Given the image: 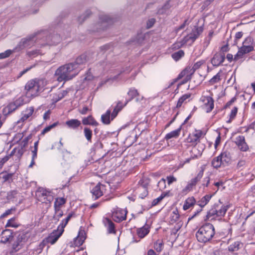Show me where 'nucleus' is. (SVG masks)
Listing matches in <instances>:
<instances>
[{
	"label": "nucleus",
	"instance_id": "603ef678",
	"mask_svg": "<svg viewBox=\"0 0 255 255\" xmlns=\"http://www.w3.org/2000/svg\"><path fill=\"white\" fill-rule=\"evenodd\" d=\"M32 138V134H30L27 136L25 137L21 142L20 146L22 147V148H25L27 144L28 141Z\"/></svg>",
	"mask_w": 255,
	"mask_h": 255
},
{
	"label": "nucleus",
	"instance_id": "a878e982",
	"mask_svg": "<svg viewBox=\"0 0 255 255\" xmlns=\"http://www.w3.org/2000/svg\"><path fill=\"white\" fill-rule=\"evenodd\" d=\"M66 125L68 128L76 129L81 126V123L77 119H71L66 122Z\"/></svg>",
	"mask_w": 255,
	"mask_h": 255
},
{
	"label": "nucleus",
	"instance_id": "473e14b6",
	"mask_svg": "<svg viewBox=\"0 0 255 255\" xmlns=\"http://www.w3.org/2000/svg\"><path fill=\"white\" fill-rule=\"evenodd\" d=\"M181 130V126H180L178 128L175 130H173L169 133H168L165 135L164 138L166 140L172 138H176L179 136L180 131Z\"/></svg>",
	"mask_w": 255,
	"mask_h": 255
},
{
	"label": "nucleus",
	"instance_id": "680f3d73",
	"mask_svg": "<svg viewBox=\"0 0 255 255\" xmlns=\"http://www.w3.org/2000/svg\"><path fill=\"white\" fill-rule=\"evenodd\" d=\"M244 54H245L243 53V52L240 49H239L237 53L234 56V60L237 61L239 59L242 58Z\"/></svg>",
	"mask_w": 255,
	"mask_h": 255
},
{
	"label": "nucleus",
	"instance_id": "412c9836",
	"mask_svg": "<svg viewBox=\"0 0 255 255\" xmlns=\"http://www.w3.org/2000/svg\"><path fill=\"white\" fill-rule=\"evenodd\" d=\"M103 223L107 228L109 234H116L115 224L112 221L108 218H105L103 220Z\"/></svg>",
	"mask_w": 255,
	"mask_h": 255
},
{
	"label": "nucleus",
	"instance_id": "f3484780",
	"mask_svg": "<svg viewBox=\"0 0 255 255\" xmlns=\"http://www.w3.org/2000/svg\"><path fill=\"white\" fill-rule=\"evenodd\" d=\"M34 108L32 107L27 108L22 113V117L17 122V124L22 125L33 114Z\"/></svg>",
	"mask_w": 255,
	"mask_h": 255
},
{
	"label": "nucleus",
	"instance_id": "6ab92c4d",
	"mask_svg": "<svg viewBox=\"0 0 255 255\" xmlns=\"http://www.w3.org/2000/svg\"><path fill=\"white\" fill-rule=\"evenodd\" d=\"M100 22L97 24L99 29L104 30L106 28L108 24L112 21V19L110 16L107 15H102L100 17Z\"/></svg>",
	"mask_w": 255,
	"mask_h": 255
},
{
	"label": "nucleus",
	"instance_id": "0eeeda50",
	"mask_svg": "<svg viewBox=\"0 0 255 255\" xmlns=\"http://www.w3.org/2000/svg\"><path fill=\"white\" fill-rule=\"evenodd\" d=\"M63 233L62 231L58 230V229L56 230H54L40 244V247L41 248H43L46 243H50L51 245L54 244L62 235Z\"/></svg>",
	"mask_w": 255,
	"mask_h": 255
},
{
	"label": "nucleus",
	"instance_id": "4c0bfd02",
	"mask_svg": "<svg viewBox=\"0 0 255 255\" xmlns=\"http://www.w3.org/2000/svg\"><path fill=\"white\" fill-rule=\"evenodd\" d=\"M223 163V161L219 155L213 159L212 161V165L214 168H218L221 166Z\"/></svg>",
	"mask_w": 255,
	"mask_h": 255
},
{
	"label": "nucleus",
	"instance_id": "58836bf2",
	"mask_svg": "<svg viewBox=\"0 0 255 255\" xmlns=\"http://www.w3.org/2000/svg\"><path fill=\"white\" fill-rule=\"evenodd\" d=\"M187 76V80H190L191 79L192 75L195 73L193 71V69L191 66H187L184 70Z\"/></svg>",
	"mask_w": 255,
	"mask_h": 255
},
{
	"label": "nucleus",
	"instance_id": "ddd939ff",
	"mask_svg": "<svg viewBox=\"0 0 255 255\" xmlns=\"http://www.w3.org/2000/svg\"><path fill=\"white\" fill-rule=\"evenodd\" d=\"M235 143L238 148L242 151L246 152L249 149V146L246 142L245 137L243 135H239L235 138Z\"/></svg>",
	"mask_w": 255,
	"mask_h": 255
},
{
	"label": "nucleus",
	"instance_id": "2eb2a0df",
	"mask_svg": "<svg viewBox=\"0 0 255 255\" xmlns=\"http://www.w3.org/2000/svg\"><path fill=\"white\" fill-rule=\"evenodd\" d=\"M105 186L101 183H98L91 190L93 198L97 199L103 195Z\"/></svg>",
	"mask_w": 255,
	"mask_h": 255
},
{
	"label": "nucleus",
	"instance_id": "c03bdc74",
	"mask_svg": "<svg viewBox=\"0 0 255 255\" xmlns=\"http://www.w3.org/2000/svg\"><path fill=\"white\" fill-rule=\"evenodd\" d=\"M239 49L245 54L253 51L254 47V46H245L243 45Z\"/></svg>",
	"mask_w": 255,
	"mask_h": 255
},
{
	"label": "nucleus",
	"instance_id": "5fc2aeb1",
	"mask_svg": "<svg viewBox=\"0 0 255 255\" xmlns=\"http://www.w3.org/2000/svg\"><path fill=\"white\" fill-rule=\"evenodd\" d=\"M204 63L205 61L204 60H200L194 63L192 66H191L193 71L195 72L197 69H199L201 66L204 64Z\"/></svg>",
	"mask_w": 255,
	"mask_h": 255
},
{
	"label": "nucleus",
	"instance_id": "b1692460",
	"mask_svg": "<svg viewBox=\"0 0 255 255\" xmlns=\"http://www.w3.org/2000/svg\"><path fill=\"white\" fill-rule=\"evenodd\" d=\"M18 108L14 103L11 102L7 106L4 107L2 110V115L5 117L7 115L10 114L11 113L16 110Z\"/></svg>",
	"mask_w": 255,
	"mask_h": 255
},
{
	"label": "nucleus",
	"instance_id": "c9c22d12",
	"mask_svg": "<svg viewBox=\"0 0 255 255\" xmlns=\"http://www.w3.org/2000/svg\"><path fill=\"white\" fill-rule=\"evenodd\" d=\"M72 216H73V214L70 213L68 215V216L66 218L63 220L62 221V222L61 223V224L58 227V230L62 231V232H63L64 228L66 227V226L68 224L69 221L70 220V219L71 218Z\"/></svg>",
	"mask_w": 255,
	"mask_h": 255
},
{
	"label": "nucleus",
	"instance_id": "bb28decb",
	"mask_svg": "<svg viewBox=\"0 0 255 255\" xmlns=\"http://www.w3.org/2000/svg\"><path fill=\"white\" fill-rule=\"evenodd\" d=\"M149 232V227L146 225L137 230V235L140 238H143Z\"/></svg>",
	"mask_w": 255,
	"mask_h": 255
},
{
	"label": "nucleus",
	"instance_id": "cd10ccee",
	"mask_svg": "<svg viewBox=\"0 0 255 255\" xmlns=\"http://www.w3.org/2000/svg\"><path fill=\"white\" fill-rule=\"evenodd\" d=\"M29 97L26 95L21 96L18 99L15 100L13 102L16 105L17 108L22 106L23 105L29 102V100L28 99Z\"/></svg>",
	"mask_w": 255,
	"mask_h": 255
},
{
	"label": "nucleus",
	"instance_id": "338daca9",
	"mask_svg": "<svg viewBox=\"0 0 255 255\" xmlns=\"http://www.w3.org/2000/svg\"><path fill=\"white\" fill-rule=\"evenodd\" d=\"M9 158H10L7 155L5 156L3 158H0V168H1Z\"/></svg>",
	"mask_w": 255,
	"mask_h": 255
},
{
	"label": "nucleus",
	"instance_id": "bf43d9fd",
	"mask_svg": "<svg viewBox=\"0 0 255 255\" xmlns=\"http://www.w3.org/2000/svg\"><path fill=\"white\" fill-rule=\"evenodd\" d=\"M24 151V148L20 146V148L17 149L15 155L18 158H20L23 154Z\"/></svg>",
	"mask_w": 255,
	"mask_h": 255
},
{
	"label": "nucleus",
	"instance_id": "423d86ee",
	"mask_svg": "<svg viewBox=\"0 0 255 255\" xmlns=\"http://www.w3.org/2000/svg\"><path fill=\"white\" fill-rule=\"evenodd\" d=\"M35 36L32 35L21 39L14 48V50L19 51L25 48H30L35 43Z\"/></svg>",
	"mask_w": 255,
	"mask_h": 255
},
{
	"label": "nucleus",
	"instance_id": "69168bd1",
	"mask_svg": "<svg viewBox=\"0 0 255 255\" xmlns=\"http://www.w3.org/2000/svg\"><path fill=\"white\" fill-rule=\"evenodd\" d=\"M187 22H188V20L187 19L185 20V21H184L183 23H182L179 26H178V27H176L175 28V31L176 32H178L180 30L183 29V28H184L185 26L187 24Z\"/></svg>",
	"mask_w": 255,
	"mask_h": 255
},
{
	"label": "nucleus",
	"instance_id": "1a4fd4ad",
	"mask_svg": "<svg viewBox=\"0 0 255 255\" xmlns=\"http://www.w3.org/2000/svg\"><path fill=\"white\" fill-rule=\"evenodd\" d=\"M149 181L147 178L142 179L139 181L140 186L138 187V190L140 192L139 194V197L143 199L148 195L147 187L149 184Z\"/></svg>",
	"mask_w": 255,
	"mask_h": 255
},
{
	"label": "nucleus",
	"instance_id": "09e8293b",
	"mask_svg": "<svg viewBox=\"0 0 255 255\" xmlns=\"http://www.w3.org/2000/svg\"><path fill=\"white\" fill-rule=\"evenodd\" d=\"M14 51H16L14 49L13 50L9 49L5 51L4 52L0 53V59H3L8 57Z\"/></svg>",
	"mask_w": 255,
	"mask_h": 255
},
{
	"label": "nucleus",
	"instance_id": "4d7b16f0",
	"mask_svg": "<svg viewBox=\"0 0 255 255\" xmlns=\"http://www.w3.org/2000/svg\"><path fill=\"white\" fill-rule=\"evenodd\" d=\"M243 45L245 46H254L253 38L250 36L247 37L244 41Z\"/></svg>",
	"mask_w": 255,
	"mask_h": 255
},
{
	"label": "nucleus",
	"instance_id": "9d476101",
	"mask_svg": "<svg viewBox=\"0 0 255 255\" xmlns=\"http://www.w3.org/2000/svg\"><path fill=\"white\" fill-rule=\"evenodd\" d=\"M202 131L201 130H196L194 132L189 134L186 138L187 142L190 143L192 145H196L199 142L200 138L202 135Z\"/></svg>",
	"mask_w": 255,
	"mask_h": 255
},
{
	"label": "nucleus",
	"instance_id": "20e7f679",
	"mask_svg": "<svg viewBox=\"0 0 255 255\" xmlns=\"http://www.w3.org/2000/svg\"><path fill=\"white\" fill-rule=\"evenodd\" d=\"M228 208V206L222 205L221 203L215 204L208 212L207 217L211 220L216 218H221L225 216Z\"/></svg>",
	"mask_w": 255,
	"mask_h": 255
},
{
	"label": "nucleus",
	"instance_id": "9b49d317",
	"mask_svg": "<svg viewBox=\"0 0 255 255\" xmlns=\"http://www.w3.org/2000/svg\"><path fill=\"white\" fill-rule=\"evenodd\" d=\"M91 55L90 54H83L79 56L74 62L73 64L77 69H80L79 66L85 64L87 62L90 61Z\"/></svg>",
	"mask_w": 255,
	"mask_h": 255
},
{
	"label": "nucleus",
	"instance_id": "393cba45",
	"mask_svg": "<svg viewBox=\"0 0 255 255\" xmlns=\"http://www.w3.org/2000/svg\"><path fill=\"white\" fill-rule=\"evenodd\" d=\"M126 105L123 104L121 101L117 102L116 106L114 107L111 114V120H113L118 115V113Z\"/></svg>",
	"mask_w": 255,
	"mask_h": 255
},
{
	"label": "nucleus",
	"instance_id": "f257e3e1",
	"mask_svg": "<svg viewBox=\"0 0 255 255\" xmlns=\"http://www.w3.org/2000/svg\"><path fill=\"white\" fill-rule=\"evenodd\" d=\"M80 69L69 63L59 67L55 71V75L59 82L67 81L72 79L78 75Z\"/></svg>",
	"mask_w": 255,
	"mask_h": 255
},
{
	"label": "nucleus",
	"instance_id": "7ed1b4c3",
	"mask_svg": "<svg viewBox=\"0 0 255 255\" xmlns=\"http://www.w3.org/2000/svg\"><path fill=\"white\" fill-rule=\"evenodd\" d=\"M215 228L210 223H207L201 227L196 234L197 240L201 243L210 241L215 235Z\"/></svg>",
	"mask_w": 255,
	"mask_h": 255
},
{
	"label": "nucleus",
	"instance_id": "aec40b11",
	"mask_svg": "<svg viewBox=\"0 0 255 255\" xmlns=\"http://www.w3.org/2000/svg\"><path fill=\"white\" fill-rule=\"evenodd\" d=\"M225 59L224 54L221 53L215 54L211 59V63L213 66L218 67L222 64Z\"/></svg>",
	"mask_w": 255,
	"mask_h": 255
},
{
	"label": "nucleus",
	"instance_id": "13d9d810",
	"mask_svg": "<svg viewBox=\"0 0 255 255\" xmlns=\"http://www.w3.org/2000/svg\"><path fill=\"white\" fill-rule=\"evenodd\" d=\"M15 211V208H11L10 209H8V210H6L5 211V212H4L2 215H1V216L0 217V219H2V218H5L8 215L12 214V212L13 211Z\"/></svg>",
	"mask_w": 255,
	"mask_h": 255
},
{
	"label": "nucleus",
	"instance_id": "a18cd8bd",
	"mask_svg": "<svg viewBox=\"0 0 255 255\" xmlns=\"http://www.w3.org/2000/svg\"><path fill=\"white\" fill-rule=\"evenodd\" d=\"M85 238L84 236L80 237L78 235L76 238H75L74 241V244L76 246H80L82 245L84 241Z\"/></svg>",
	"mask_w": 255,
	"mask_h": 255
},
{
	"label": "nucleus",
	"instance_id": "3c124183",
	"mask_svg": "<svg viewBox=\"0 0 255 255\" xmlns=\"http://www.w3.org/2000/svg\"><path fill=\"white\" fill-rule=\"evenodd\" d=\"M58 123L57 122H56L50 126L46 127L42 130L41 132V134L42 135H44L46 133L49 131L52 128H55L58 125Z\"/></svg>",
	"mask_w": 255,
	"mask_h": 255
},
{
	"label": "nucleus",
	"instance_id": "e433bc0d",
	"mask_svg": "<svg viewBox=\"0 0 255 255\" xmlns=\"http://www.w3.org/2000/svg\"><path fill=\"white\" fill-rule=\"evenodd\" d=\"M84 134L88 142H92V130L89 128L85 127L84 128Z\"/></svg>",
	"mask_w": 255,
	"mask_h": 255
},
{
	"label": "nucleus",
	"instance_id": "c756f323",
	"mask_svg": "<svg viewBox=\"0 0 255 255\" xmlns=\"http://www.w3.org/2000/svg\"><path fill=\"white\" fill-rule=\"evenodd\" d=\"M243 247V244L240 241H236L231 244L228 247V250L230 252H233L239 251Z\"/></svg>",
	"mask_w": 255,
	"mask_h": 255
},
{
	"label": "nucleus",
	"instance_id": "ea45409f",
	"mask_svg": "<svg viewBox=\"0 0 255 255\" xmlns=\"http://www.w3.org/2000/svg\"><path fill=\"white\" fill-rule=\"evenodd\" d=\"M153 248L157 253H160L163 248L162 241L157 240L154 243Z\"/></svg>",
	"mask_w": 255,
	"mask_h": 255
},
{
	"label": "nucleus",
	"instance_id": "a19ab883",
	"mask_svg": "<svg viewBox=\"0 0 255 255\" xmlns=\"http://www.w3.org/2000/svg\"><path fill=\"white\" fill-rule=\"evenodd\" d=\"M16 218L15 217L12 218L7 221L5 225L6 227H12L17 228L19 225L15 222Z\"/></svg>",
	"mask_w": 255,
	"mask_h": 255
},
{
	"label": "nucleus",
	"instance_id": "0e129e2a",
	"mask_svg": "<svg viewBox=\"0 0 255 255\" xmlns=\"http://www.w3.org/2000/svg\"><path fill=\"white\" fill-rule=\"evenodd\" d=\"M13 175V173H8L2 176V178L4 181H7L9 180H12V178Z\"/></svg>",
	"mask_w": 255,
	"mask_h": 255
},
{
	"label": "nucleus",
	"instance_id": "f704fd0d",
	"mask_svg": "<svg viewBox=\"0 0 255 255\" xmlns=\"http://www.w3.org/2000/svg\"><path fill=\"white\" fill-rule=\"evenodd\" d=\"M191 96V94H189V93L185 94L183 95L182 97H181L179 99V100L177 102V105H176V107L177 108L181 107L182 105L184 102L185 103L187 102V100L190 98Z\"/></svg>",
	"mask_w": 255,
	"mask_h": 255
},
{
	"label": "nucleus",
	"instance_id": "de8ad7c7",
	"mask_svg": "<svg viewBox=\"0 0 255 255\" xmlns=\"http://www.w3.org/2000/svg\"><path fill=\"white\" fill-rule=\"evenodd\" d=\"M219 156L223 162H228L230 159V153L226 151L221 153Z\"/></svg>",
	"mask_w": 255,
	"mask_h": 255
},
{
	"label": "nucleus",
	"instance_id": "c85d7f7f",
	"mask_svg": "<svg viewBox=\"0 0 255 255\" xmlns=\"http://www.w3.org/2000/svg\"><path fill=\"white\" fill-rule=\"evenodd\" d=\"M111 110L109 109L105 114L101 116V120L102 123L105 125H109L111 120Z\"/></svg>",
	"mask_w": 255,
	"mask_h": 255
},
{
	"label": "nucleus",
	"instance_id": "e2e57ef3",
	"mask_svg": "<svg viewBox=\"0 0 255 255\" xmlns=\"http://www.w3.org/2000/svg\"><path fill=\"white\" fill-rule=\"evenodd\" d=\"M166 179L168 185H170L172 183L176 182L177 181V179L173 176H167Z\"/></svg>",
	"mask_w": 255,
	"mask_h": 255
},
{
	"label": "nucleus",
	"instance_id": "7c9ffc66",
	"mask_svg": "<svg viewBox=\"0 0 255 255\" xmlns=\"http://www.w3.org/2000/svg\"><path fill=\"white\" fill-rule=\"evenodd\" d=\"M82 123L84 125H91L94 126L98 125V123L92 116H89L86 118H84L82 120Z\"/></svg>",
	"mask_w": 255,
	"mask_h": 255
},
{
	"label": "nucleus",
	"instance_id": "dca6fc26",
	"mask_svg": "<svg viewBox=\"0 0 255 255\" xmlns=\"http://www.w3.org/2000/svg\"><path fill=\"white\" fill-rule=\"evenodd\" d=\"M203 175V171H200L197 175L194 178L192 179L188 183L184 190L191 191L193 188L196 185V183L201 179Z\"/></svg>",
	"mask_w": 255,
	"mask_h": 255
},
{
	"label": "nucleus",
	"instance_id": "6e6552de",
	"mask_svg": "<svg viewBox=\"0 0 255 255\" xmlns=\"http://www.w3.org/2000/svg\"><path fill=\"white\" fill-rule=\"evenodd\" d=\"M201 101L203 102V108L207 113H210L214 107V101L211 96H202Z\"/></svg>",
	"mask_w": 255,
	"mask_h": 255
},
{
	"label": "nucleus",
	"instance_id": "f8f14e48",
	"mask_svg": "<svg viewBox=\"0 0 255 255\" xmlns=\"http://www.w3.org/2000/svg\"><path fill=\"white\" fill-rule=\"evenodd\" d=\"M212 195H206L204 197H203L200 200L196 201V204L200 207V209L197 210L196 212L194 213L193 216L189 218V220H190L193 218L195 216H196L198 214H199L202 210V208L205 207L209 202L210 199H211Z\"/></svg>",
	"mask_w": 255,
	"mask_h": 255
},
{
	"label": "nucleus",
	"instance_id": "49530a36",
	"mask_svg": "<svg viewBox=\"0 0 255 255\" xmlns=\"http://www.w3.org/2000/svg\"><path fill=\"white\" fill-rule=\"evenodd\" d=\"M179 218V215L178 213L177 210L174 211L172 212L170 215V222L173 223L176 222Z\"/></svg>",
	"mask_w": 255,
	"mask_h": 255
},
{
	"label": "nucleus",
	"instance_id": "79ce46f5",
	"mask_svg": "<svg viewBox=\"0 0 255 255\" xmlns=\"http://www.w3.org/2000/svg\"><path fill=\"white\" fill-rule=\"evenodd\" d=\"M184 55V52L182 50H180L177 52H174L172 54V58L175 61L179 60Z\"/></svg>",
	"mask_w": 255,
	"mask_h": 255
},
{
	"label": "nucleus",
	"instance_id": "6e6d98bb",
	"mask_svg": "<svg viewBox=\"0 0 255 255\" xmlns=\"http://www.w3.org/2000/svg\"><path fill=\"white\" fill-rule=\"evenodd\" d=\"M220 75L218 73L210 80L209 83L211 85H213L218 83L220 80Z\"/></svg>",
	"mask_w": 255,
	"mask_h": 255
},
{
	"label": "nucleus",
	"instance_id": "2f4dec72",
	"mask_svg": "<svg viewBox=\"0 0 255 255\" xmlns=\"http://www.w3.org/2000/svg\"><path fill=\"white\" fill-rule=\"evenodd\" d=\"M195 203H196V201L194 197H189L185 200L183 208L184 210H187L192 207Z\"/></svg>",
	"mask_w": 255,
	"mask_h": 255
},
{
	"label": "nucleus",
	"instance_id": "f03ea898",
	"mask_svg": "<svg viewBox=\"0 0 255 255\" xmlns=\"http://www.w3.org/2000/svg\"><path fill=\"white\" fill-rule=\"evenodd\" d=\"M46 84L47 81L45 79H32L28 81L25 86L26 95L29 97L36 96L45 89Z\"/></svg>",
	"mask_w": 255,
	"mask_h": 255
},
{
	"label": "nucleus",
	"instance_id": "37998d69",
	"mask_svg": "<svg viewBox=\"0 0 255 255\" xmlns=\"http://www.w3.org/2000/svg\"><path fill=\"white\" fill-rule=\"evenodd\" d=\"M169 191L163 192L161 195L158 198L155 199L152 202V205H157L165 197L169 196Z\"/></svg>",
	"mask_w": 255,
	"mask_h": 255
},
{
	"label": "nucleus",
	"instance_id": "4468645a",
	"mask_svg": "<svg viewBox=\"0 0 255 255\" xmlns=\"http://www.w3.org/2000/svg\"><path fill=\"white\" fill-rule=\"evenodd\" d=\"M127 212L123 209H118L113 213V219L116 222H121L126 219Z\"/></svg>",
	"mask_w": 255,
	"mask_h": 255
},
{
	"label": "nucleus",
	"instance_id": "8fccbe9b",
	"mask_svg": "<svg viewBox=\"0 0 255 255\" xmlns=\"http://www.w3.org/2000/svg\"><path fill=\"white\" fill-rule=\"evenodd\" d=\"M238 108L235 107L231 111V113L230 114V119L227 121V123H231L232 121L236 117L237 112H238Z\"/></svg>",
	"mask_w": 255,
	"mask_h": 255
},
{
	"label": "nucleus",
	"instance_id": "774afa93",
	"mask_svg": "<svg viewBox=\"0 0 255 255\" xmlns=\"http://www.w3.org/2000/svg\"><path fill=\"white\" fill-rule=\"evenodd\" d=\"M22 240V236L19 235L17 237V241L16 242V243H14L13 245V249L16 250L17 248L18 247V246L19 245V242H21Z\"/></svg>",
	"mask_w": 255,
	"mask_h": 255
},
{
	"label": "nucleus",
	"instance_id": "052dcab7",
	"mask_svg": "<svg viewBox=\"0 0 255 255\" xmlns=\"http://www.w3.org/2000/svg\"><path fill=\"white\" fill-rule=\"evenodd\" d=\"M94 78L93 76L92 75L91 72L90 70H89L87 73L85 75V77L83 79V81H91L93 80Z\"/></svg>",
	"mask_w": 255,
	"mask_h": 255
},
{
	"label": "nucleus",
	"instance_id": "5701e85b",
	"mask_svg": "<svg viewBox=\"0 0 255 255\" xmlns=\"http://www.w3.org/2000/svg\"><path fill=\"white\" fill-rule=\"evenodd\" d=\"M66 200L64 197H59L55 199L54 207L55 214H57L60 211L61 207L65 204Z\"/></svg>",
	"mask_w": 255,
	"mask_h": 255
},
{
	"label": "nucleus",
	"instance_id": "4be33fe9",
	"mask_svg": "<svg viewBox=\"0 0 255 255\" xmlns=\"http://www.w3.org/2000/svg\"><path fill=\"white\" fill-rule=\"evenodd\" d=\"M13 238L12 232L10 230L3 231L1 235V242L3 243H6L11 241Z\"/></svg>",
	"mask_w": 255,
	"mask_h": 255
},
{
	"label": "nucleus",
	"instance_id": "a211bd4d",
	"mask_svg": "<svg viewBox=\"0 0 255 255\" xmlns=\"http://www.w3.org/2000/svg\"><path fill=\"white\" fill-rule=\"evenodd\" d=\"M128 96L129 98L126 100L125 105H127L129 101H131L134 98H136V101L137 102L140 101L143 99V97H141L140 98L138 97H139V93L137 90L134 88H131L129 89L128 92Z\"/></svg>",
	"mask_w": 255,
	"mask_h": 255
},
{
	"label": "nucleus",
	"instance_id": "864d4df0",
	"mask_svg": "<svg viewBox=\"0 0 255 255\" xmlns=\"http://www.w3.org/2000/svg\"><path fill=\"white\" fill-rule=\"evenodd\" d=\"M157 187L159 190L162 191L166 187V180L164 178L160 179L157 184Z\"/></svg>",
	"mask_w": 255,
	"mask_h": 255
},
{
	"label": "nucleus",
	"instance_id": "72a5a7b5",
	"mask_svg": "<svg viewBox=\"0 0 255 255\" xmlns=\"http://www.w3.org/2000/svg\"><path fill=\"white\" fill-rule=\"evenodd\" d=\"M38 192L40 193L41 197H43L44 200L46 199L49 203L52 201L53 197L50 192L46 190L42 189Z\"/></svg>",
	"mask_w": 255,
	"mask_h": 255
},
{
	"label": "nucleus",
	"instance_id": "39448f33",
	"mask_svg": "<svg viewBox=\"0 0 255 255\" xmlns=\"http://www.w3.org/2000/svg\"><path fill=\"white\" fill-rule=\"evenodd\" d=\"M203 32V28L202 27H195L192 31L191 33L188 35L186 40H181L175 43L173 45V48H179L184 45L188 40H191L192 41H195L198 36Z\"/></svg>",
	"mask_w": 255,
	"mask_h": 255
}]
</instances>
